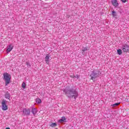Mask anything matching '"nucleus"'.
Here are the masks:
<instances>
[{"label":"nucleus","instance_id":"obj_17","mask_svg":"<svg viewBox=\"0 0 129 129\" xmlns=\"http://www.w3.org/2000/svg\"><path fill=\"white\" fill-rule=\"evenodd\" d=\"M117 53L118 55H121L122 54V52L121 51V49H119L117 50Z\"/></svg>","mask_w":129,"mask_h":129},{"label":"nucleus","instance_id":"obj_8","mask_svg":"<svg viewBox=\"0 0 129 129\" xmlns=\"http://www.w3.org/2000/svg\"><path fill=\"white\" fill-rule=\"evenodd\" d=\"M45 61L46 63L49 64L50 63V61L49 60V59H50V55H49L48 54H46V56H45Z\"/></svg>","mask_w":129,"mask_h":129},{"label":"nucleus","instance_id":"obj_23","mask_svg":"<svg viewBox=\"0 0 129 129\" xmlns=\"http://www.w3.org/2000/svg\"><path fill=\"white\" fill-rule=\"evenodd\" d=\"M6 129H10V127H6Z\"/></svg>","mask_w":129,"mask_h":129},{"label":"nucleus","instance_id":"obj_7","mask_svg":"<svg viewBox=\"0 0 129 129\" xmlns=\"http://www.w3.org/2000/svg\"><path fill=\"white\" fill-rule=\"evenodd\" d=\"M112 5L116 8V7H118V2H117V0H112L111 1Z\"/></svg>","mask_w":129,"mask_h":129},{"label":"nucleus","instance_id":"obj_2","mask_svg":"<svg viewBox=\"0 0 129 129\" xmlns=\"http://www.w3.org/2000/svg\"><path fill=\"white\" fill-rule=\"evenodd\" d=\"M4 77L5 81V85L7 86L11 83V79L12 78V77H11L10 74L6 73L4 74Z\"/></svg>","mask_w":129,"mask_h":129},{"label":"nucleus","instance_id":"obj_20","mask_svg":"<svg viewBox=\"0 0 129 129\" xmlns=\"http://www.w3.org/2000/svg\"><path fill=\"white\" fill-rule=\"evenodd\" d=\"M26 65H27V66H28L29 67H31V64H30V62H26Z\"/></svg>","mask_w":129,"mask_h":129},{"label":"nucleus","instance_id":"obj_6","mask_svg":"<svg viewBox=\"0 0 129 129\" xmlns=\"http://www.w3.org/2000/svg\"><path fill=\"white\" fill-rule=\"evenodd\" d=\"M90 76H91V80H93V81H95V78L97 77L96 74L94 73H92L90 75Z\"/></svg>","mask_w":129,"mask_h":129},{"label":"nucleus","instance_id":"obj_13","mask_svg":"<svg viewBox=\"0 0 129 129\" xmlns=\"http://www.w3.org/2000/svg\"><path fill=\"white\" fill-rule=\"evenodd\" d=\"M112 15L113 18H115V17H116V16H117L116 12H115L114 11H112Z\"/></svg>","mask_w":129,"mask_h":129},{"label":"nucleus","instance_id":"obj_12","mask_svg":"<svg viewBox=\"0 0 129 129\" xmlns=\"http://www.w3.org/2000/svg\"><path fill=\"white\" fill-rule=\"evenodd\" d=\"M49 125L50 126H51V127H55V126H57V123L55 122H51Z\"/></svg>","mask_w":129,"mask_h":129},{"label":"nucleus","instance_id":"obj_9","mask_svg":"<svg viewBox=\"0 0 129 129\" xmlns=\"http://www.w3.org/2000/svg\"><path fill=\"white\" fill-rule=\"evenodd\" d=\"M13 49H14V46H12V44H10L8 46L7 51L8 52H11Z\"/></svg>","mask_w":129,"mask_h":129},{"label":"nucleus","instance_id":"obj_15","mask_svg":"<svg viewBox=\"0 0 129 129\" xmlns=\"http://www.w3.org/2000/svg\"><path fill=\"white\" fill-rule=\"evenodd\" d=\"M88 50H89V48H88V47H83L82 51L85 52L86 51H88Z\"/></svg>","mask_w":129,"mask_h":129},{"label":"nucleus","instance_id":"obj_21","mask_svg":"<svg viewBox=\"0 0 129 129\" xmlns=\"http://www.w3.org/2000/svg\"><path fill=\"white\" fill-rule=\"evenodd\" d=\"M128 0H121V1L122 2V3H126V2H127Z\"/></svg>","mask_w":129,"mask_h":129},{"label":"nucleus","instance_id":"obj_4","mask_svg":"<svg viewBox=\"0 0 129 129\" xmlns=\"http://www.w3.org/2000/svg\"><path fill=\"white\" fill-rule=\"evenodd\" d=\"M23 113L25 115H30L31 113V110L30 109L24 108L23 110Z\"/></svg>","mask_w":129,"mask_h":129},{"label":"nucleus","instance_id":"obj_11","mask_svg":"<svg viewBox=\"0 0 129 129\" xmlns=\"http://www.w3.org/2000/svg\"><path fill=\"white\" fill-rule=\"evenodd\" d=\"M32 113L33 114V115L35 116H36V114H37V113L38 112V111L36 109H33L32 111H31Z\"/></svg>","mask_w":129,"mask_h":129},{"label":"nucleus","instance_id":"obj_19","mask_svg":"<svg viewBox=\"0 0 129 129\" xmlns=\"http://www.w3.org/2000/svg\"><path fill=\"white\" fill-rule=\"evenodd\" d=\"M22 88H24V89L26 88V83L24 82L22 83Z\"/></svg>","mask_w":129,"mask_h":129},{"label":"nucleus","instance_id":"obj_3","mask_svg":"<svg viewBox=\"0 0 129 129\" xmlns=\"http://www.w3.org/2000/svg\"><path fill=\"white\" fill-rule=\"evenodd\" d=\"M2 109L3 110H8V105H7V100H3L2 103Z\"/></svg>","mask_w":129,"mask_h":129},{"label":"nucleus","instance_id":"obj_5","mask_svg":"<svg viewBox=\"0 0 129 129\" xmlns=\"http://www.w3.org/2000/svg\"><path fill=\"white\" fill-rule=\"evenodd\" d=\"M122 50L124 53H127V52H129V46L127 45H123Z\"/></svg>","mask_w":129,"mask_h":129},{"label":"nucleus","instance_id":"obj_16","mask_svg":"<svg viewBox=\"0 0 129 129\" xmlns=\"http://www.w3.org/2000/svg\"><path fill=\"white\" fill-rule=\"evenodd\" d=\"M120 104V103L119 102V103H115L114 104H112L111 105L113 107H115V106H117L119 105Z\"/></svg>","mask_w":129,"mask_h":129},{"label":"nucleus","instance_id":"obj_10","mask_svg":"<svg viewBox=\"0 0 129 129\" xmlns=\"http://www.w3.org/2000/svg\"><path fill=\"white\" fill-rule=\"evenodd\" d=\"M5 98H7V99H10L11 96L10 95V93L9 92H7L5 94Z\"/></svg>","mask_w":129,"mask_h":129},{"label":"nucleus","instance_id":"obj_22","mask_svg":"<svg viewBox=\"0 0 129 129\" xmlns=\"http://www.w3.org/2000/svg\"><path fill=\"white\" fill-rule=\"evenodd\" d=\"M77 78H79V76L77 75Z\"/></svg>","mask_w":129,"mask_h":129},{"label":"nucleus","instance_id":"obj_18","mask_svg":"<svg viewBox=\"0 0 129 129\" xmlns=\"http://www.w3.org/2000/svg\"><path fill=\"white\" fill-rule=\"evenodd\" d=\"M66 120V118H65V117H62V118H61V119H60V120H59V121H60V122H62V121H65Z\"/></svg>","mask_w":129,"mask_h":129},{"label":"nucleus","instance_id":"obj_1","mask_svg":"<svg viewBox=\"0 0 129 129\" xmlns=\"http://www.w3.org/2000/svg\"><path fill=\"white\" fill-rule=\"evenodd\" d=\"M66 94H73L72 95V98H74V99L78 97V92L75 90H69L66 92Z\"/></svg>","mask_w":129,"mask_h":129},{"label":"nucleus","instance_id":"obj_14","mask_svg":"<svg viewBox=\"0 0 129 129\" xmlns=\"http://www.w3.org/2000/svg\"><path fill=\"white\" fill-rule=\"evenodd\" d=\"M36 102L38 104L42 103V100L40 98H37L36 99Z\"/></svg>","mask_w":129,"mask_h":129}]
</instances>
